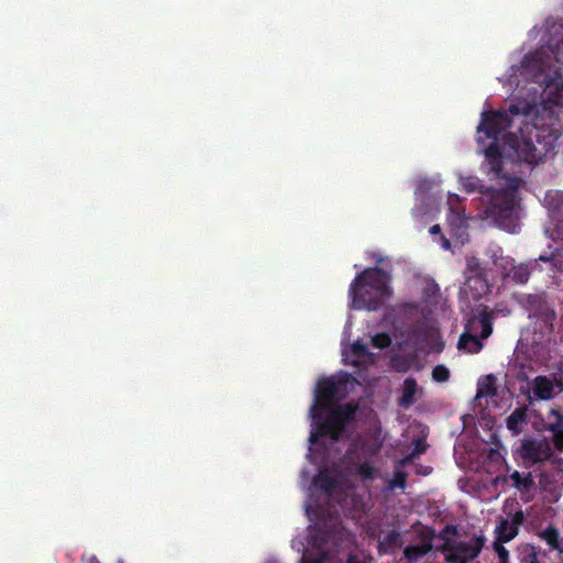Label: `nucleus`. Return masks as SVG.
I'll list each match as a JSON object with an SVG mask.
<instances>
[{"label":"nucleus","instance_id":"nucleus-37","mask_svg":"<svg viewBox=\"0 0 563 563\" xmlns=\"http://www.w3.org/2000/svg\"><path fill=\"white\" fill-rule=\"evenodd\" d=\"M455 203H460V197L456 194H451L448 199L449 209L451 212L459 213V211L455 210Z\"/></svg>","mask_w":563,"mask_h":563},{"label":"nucleus","instance_id":"nucleus-34","mask_svg":"<svg viewBox=\"0 0 563 563\" xmlns=\"http://www.w3.org/2000/svg\"><path fill=\"white\" fill-rule=\"evenodd\" d=\"M352 352L357 356H365L368 353V349L363 342L356 341L352 344Z\"/></svg>","mask_w":563,"mask_h":563},{"label":"nucleus","instance_id":"nucleus-3","mask_svg":"<svg viewBox=\"0 0 563 563\" xmlns=\"http://www.w3.org/2000/svg\"><path fill=\"white\" fill-rule=\"evenodd\" d=\"M391 275L382 267H368L357 273L349 288L354 309L377 310L390 298Z\"/></svg>","mask_w":563,"mask_h":563},{"label":"nucleus","instance_id":"nucleus-40","mask_svg":"<svg viewBox=\"0 0 563 563\" xmlns=\"http://www.w3.org/2000/svg\"><path fill=\"white\" fill-rule=\"evenodd\" d=\"M346 563H366L365 561H361L355 555H350Z\"/></svg>","mask_w":563,"mask_h":563},{"label":"nucleus","instance_id":"nucleus-41","mask_svg":"<svg viewBox=\"0 0 563 563\" xmlns=\"http://www.w3.org/2000/svg\"><path fill=\"white\" fill-rule=\"evenodd\" d=\"M87 563H100V561L98 560V558L96 555H90L87 559Z\"/></svg>","mask_w":563,"mask_h":563},{"label":"nucleus","instance_id":"nucleus-7","mask_svg":"<svg viewBox=\"0 0 563 563\" xmlns=\"http://www.w3.org/2000/svg\"><path fill=\"white\" fill-rule=\"evenodd\" d=\"M464 275L465 286L475 292L474 296H482L489 290L487 272L477 257H467Z\"/></svg>","mask_w":563,"mask_h":563},{"label":"nucleus","instance_id":"nucleus-45","mask_svg":"<svg viewBox=\"0 0 563 563\" xmlns=\"http://www.w3.org/2000/svg\"><path fill=\"white\" fill-rule=\"evenodd\" d=\"M539 260H540V261H543V262H548L550 258H549V257H547V256H540V257H539Z\"/></svg>","mask_w":563,"mask_h":563},{"label":"nucleus","instance_id":"nucleus-11","mask_svg":"<svg viewBox=\"0 0 563 563\" xmlns=\"http://www.w3.org/2000/svg\"><path fill=\"white\" fill-rule=\"evenodd\" d=\"M419 391V386L413 377H407L404 380L401 388V396L398 399V405L402 408H409L416 402V396Z\"/></svg>","mask_w":563,"mask_h":563},{"label":"nucleus","instance_id":"nucleus-32","mask_svg":"<svg viewBox=\"0 0 563 563\" xmlns=\"http://www.w3.org/2000/svg\"><path fill=\"white\" fill-rule=\"evenodd\" d=\"M549 48L553 54L555 62L563 64V35L555 45H549Z\"/></svg>","mask_w":563,"mask_h":563},{"label":"nucleus","instance_id":"nucleus-29","mask_svg":"<svg viewBox=\"0 0 563 563\" xmlns=\"http://www.w3.org/2000/svg\"><path fill=\"white\" fill-rule=\"evenodd\" d=\"M407 484V474L404 471H396L393 479L389 483L391 489L400 488L404 489Z\"/></svg>","mask_w":563,"mask_h":563},{"label":"nucleus","instance_id":"nucleus-35","mask_svg":"<svg viewBox=\"0 0 563 563\" xmlns=\"http://www.w3.org/2000/svg\"><path fill=\"white\" fill-rule=\"evenodd\" d=\"M459 532L457 527L453 525H446L442 531L440 532V538H442L444 541L445 539H450L448 536H456Z\"/></svg>","mask_w":563,"mask_h":563},{"label":"nucleus","instance_id":"nucleus-20","mask_svg":"<svg viewBox=\"0 0 563 563\" xmlns=\"http://www.w3.org/2000/svg\"><path fill=\"white\" fill-rule=\"evenodd\" d=\"M549 430L553 433V444L558 450H563V417L558 415L556 421L551 423Z\"/></svg>","mask_w":563,"mask_h":563},{"label":"nucleus","instance_id":"nucleus-44","mask_svg":"<svg viewBox=\"0 0 563 563\" xmlns=\"http://www.w3.org/2000/svg\"><path fill=\"white\" fill-rule=\"evenodd\" d=\"M418 473L422 474V475H428L430 473V468H427L424 471V468H421V472L419 471Z\"/></svg>","mask_w":563,"mask_h":563},{"label":"nucleus","instance_id":"nucleus-27","mask_svg":"<svg viewBox=\"0 0 563 563\" xmlns=\"http://www.w3.org/2000/svg\"><path fill=\"white\" fill-rule=\"evenodd\" d=\"M450 378V371L445 365H435L432 369V379L438 383H444Z\"/></svg>","mask_w":563,"mask_h":563},{"label":"nucleus","instance_id":"nucleus-2","mask_svg":"<svg viewBox=\"0 0 563 563\" xmlns=\"http://www.w3.org/2000/svg\"><path fill=\"white\" fill-rule=\"evenodd\" d=\"M505 179L506 188L504 189L485 186L474 176L462 179L461 186L470 194H481L484 213L487 219L492 220L499 229L516 233L520 225V205L517 200V194L521 178L512 176Z\"/></svg>","mask_w":563,"mask_h":563},{"label":"nucleus","instance_id":"nucleus-30","mask_svg":"<svg viewBox=\"0 0 563 563\" xmlns=\"http://www.w3.org/2000/svg\"><path fill=\"white\" fill-rule=\"evenodd\" d=\"M493 548L498 558L497 563H510L509 551L504 547L503 542L494 541Z\"/></svg>","mask_w":563,"mask_h":563},{"label":"nucleus","instance_id":"nucleus-18","mask_svg":"<svg viewBox=\"0 0 563 563\" xmlns=\"http://www.w3.org/2000/svg\"><path fill=\"white\" fill-rule=\"evenodd\" d=\"M530 278V269L527 264L512 265L510 274L507 279L516 284H526Z\"/></svg>","mask_w":563,"mask_h":563},{"label":"nucleus","instance_id":"nucleus-13","mask_svg":"<svg viewBox=\"0 0 563 563\" xmlns=\"http://www.w3.org/2000/svg\"><path fill=\"white\" fill-rule=\"evenodd\" d=\"M432 550V544L430 541H426L421 544L417 545H407L404 549V556L407 560V563H416L422 556L428 554Z\"/></svg>","mask_w":563,"mask_h":563},{"label":"nucleus","instance_id":"nucleus-17","mask_svg":"<svg viewBox=\"0 0 563 563\" xmlns=\"http://www.w3.org/2000/svg\"><path fill=\"white\" fill-rule=\"evenodd\" d=\"M313 484L319 487L321 490L325 493L332 492V489L336 485V481L334 477H332L328 471L323 470L320 471L314 477H313Z\"/></svg>","mask_w":563,"mask_h":563},{"label":"nucleus","instance_id":"nucleus-21","mask_svg":"<svg viewBox=\"0 0 563 563\" xmlns=\"http://www.w3.org/2000/svg\"><path fill=\"white\" fill-rule=\"evenodd\" d=\"M541 538L553 550H559L560 552H563V549L560 548V532L556 528L548 527L545 530L542 531Z\"/></svg>","mask_w":563,"mask_h":563},{"label":"nucleus","instance_id":"nucleus-6","mask_svg":"<svg viewBox=\"0 0 563 563\" xmlns=\"http://www.w3.org/2000/svg\"><path fill=\"white\" fill-rule=\"evenodd\" d=\"M346 380L334 377L322 378L318 382L314 402L310 408L312 420H320L323 411L330 408L342 395Z\"/></svg>","mask_w":563,"mask_h":563},{"label":"nucleus","instance_id":"nucleus-33","mask_svg":"<svg viewBox=\"0 0 563 563\" xmlns=\"http://www.w3.org/2000/svg\"><path fill=\"white\" fill-rule=\"evenodd\" d=\"M530 59L536 64V66H534V67L537 68V71H542V69H543V63H542V60L539 58V54H538V53H536V54H533V55H526V56L523 57L522 65H523V66H525V65H527V64L529 63V60H530Z\"/></svg>","mask_w":563,"mask_h":563},{"label":"nucleus","instance_id":"nucleus-15","mask_svg":"<svg viewBox=\"0 0 563 563\" xmlns=\"http://www.w3.org/2000/svg\"><path fill=\"white\" fill-rule=\"evenodd\" d=\"M545 552L532 544L520 548V563H544Z\"/></svg>","mask_w":563,"mask_h":563},{"label":"nucleus","instance_id":"nucleus-39","mask_svg":"<svg viewBox=\"0 0 563 563\" xmlns=\"http://www.w3.org/2000/svg\"><path fill=\"white\" fill-rule=\"evenodd\" d=\"M441 232V227L439 224H434L430 228L429 233L432 235L439 234Z\"/></svg>","mask_w":563,"mask_h":563},{"label":"nucleus","instance_id":"nucleus-23","mask_svg":"<svg viewBox=\"0 0 563 563\" xmlns=\"http://www.w3.org/2000/svg\"><path fill=\"white\" fill-rule=\"evenodd\" d=\"M522 451L526 457L531 459L533 461H540L541 457V451L540 445L532 441H527L522 443Z\"/></svg>","mask_w":563,"mask_h":563},{"label":"nucleus","instance_id":"nucleus-8","mask_svg":"<svg viewBox=\"0 0 563 563\" xmlns=\"http://www.w3.org/2000/svg\"><path fill=\"white\" fill-rule=\"evenodd\" d=\"M523 125L530 137H532L533 142L536 143V147L532 150L529 158L540 159L541 162L548 155V153L553 150L555 137L551 131L547 129H540L533 124H529L527 120H525Z\"/></svg>","mask_w":563,"mask_h":563},{"label":"nucleus","instance_id":"nucleus-38","mask_svg":"<svg viewBox=\"0 0 563 563\" xmlns=\"http://www.w3.org/2000/svg\"><path fill=\"white\" fill-rule=\"evenodd\" d=\"M416 457L410 452L407 455H405L402 459H400L398 464L401 465V466H406V465H409V464L413 463Z\"/></svg>","mask_w":563,"mask_h":563},{"label":"nucleus","instance_id":"nucleus-25","mask_svg":"<svg viewBox=\"0 0 563 563\" xmlns=\"http://www.w3.org/2000/svg\"><path fill=\"white\" fill-rule=\"evenodd\" d=\"M487 380H488V383L478 384L477 393H476L477 398L484 397V396L493 397L496 395L497 391H496V387L494 385L495 382H494L493 376H488Z\"/></svg>","mask_w":563,"mask_h":563},{"label":"nucleus","instance_id":"nucleus-9","mask_svg":"<svg viewBox=\"0 0 563 563\" xmlns=\"http://www.w3.org/2000/svg\"><path fill=\"white\" fill-rule=\"evenodd\" d=\"M525 522V514L521 509H518L510 516V518H501L496 528L495 541L507 543L516 538L519 532V527Z\"/></svg>","mask_w":563,"mask_h":563},{"label":"nucleus","instance_id":"nucleus-1","mask_svg":"<svg viewBox=\"0 0 563 563\" xmlns=\"http://www.w3.org/2000/svg\"><path fill=\"white\" fill-rule=\"evenodd\" d=\"M533 106L527 101L511 103L507 109L484 110L476 129V141L484 152L489 173L497 178H506L503 174L504 154L512 150L517 158L529 165H537L540 159H530L536 147L523 123L531 115Z\"/></svg>","mask_w":563,"mask_h":563},{"label":"nucleus","instance_id":"nucleus-46","mask_svg":"<svg viewBox=\"0 0 563 563\" xmlns=\"http://www.w3.org/2000/svg\"><path fill=\"white\" fill-rule=\"evenodd\" d=\"M376 262H377V263H380V262H383V258H382V257H377V258H376Z\"/></svg>","mask_w":563,"mask_h":563},{"label":"nucleus","instance_id":"nucleus-5","mask_svg":"<svg viewBox=\"0 0 563 563\" xmlns=\"http://www.w3.org/2000/svg\"><path fill=\"white\" fill-rule=\"evenodd\" d=\"M485 541L483 534L474 536L468 542L445 539L440 551L444 553L448 563H470L479 555Z\"/></svg>","mask_w":563,"mask_h":563},{"label":"nucleus","instance_id":"nucleus-42","mask_svg":"<svg viewBox=\"0 0 563 563\" xmlns=\"http://www.w3.org/2000/svg\"><path fill=\"white\" fill-rule=\"evenodd\" d=\"M442 240H443V246H444L445 249L450 247V242H449V240H446L444 236H442Z\"/></svg>","mask_w":563,"mask_h":563},{"label":"nucleus","instance_id":"nucleus-26","mask_svg":"<svg viewBox=\"0 0 563 563\" xmlns=\"http://www.w3.org/2000/svg\"><path fill=\"white\" fill-rule=\"evenodd\" d=\"M390 344H391V338L386 332L376 333L372 338V345L376 349L384 350V349H387L388 346H390Z\"/></svg>","mask_w":563,"mask_h":563},{"label":"nucleus","instance_id":"nucleus-10","mask_svg":"<svg viewBox=\"0 0 563 563\" xmlns=\"http://www.w3.org/2000/svg\"><path fill=\"white\" fill-rule=\"evenodd\" d=\"M472 329H479L481 339H487L493 332V313L488 311V307L481 306L477 314L470 321Z\"/></svg>","mask_w":563,"mask_h":563},{"label":"nucleus","instance_id":"nucleus-14","mask_svg":"<svg viewBox=\"0 0 563 563\" xmlns=\"http://www.w3.org/2000/svg\"><path fill=\"white\" fill-rule=\"evenodd\" d=\"M482 340L481 336L466 331L461 334L457 346L468 353H478L483 349Z\"/></svg>","mask_w":563,"mask_h":563},{"label":"nucleus","instance_id":"nucleus-43","mask_svg":"<svg viewBox=\"0 0 563 563\" xmlns=\"http://www.w3.org/2000/svg\"><path fill=\"white\" fill-rule=\"evenodd\" d=\"M418 473L422 474V475H428L430 473V468H427L424 471V468H421V472L419 471Z\"/></svg>","mask_w":563,"mask_h":563},{"label":"nucleus","instance_id":"nucleus-19","mask_svg":"<svg viewBox=\"0 0 563 563\" xmlns=\"http://www.w3.org/2000/svg\"><path fill=\"white\" fill-rule=\"evenodd\" d=\"M493 264L503 276V279H507L514 265V260L508 256H498L494 254Z\"/></svg>","mask_w":563,"mask_h":563},{"label":"nucleus","instance_id":"nucleus-24","mask_svg":"<svg viewBox=\"0 0 563 563\" xmlns=\"http://www.w3.org/2000/svg\"><path fill=\"white\" fill-rule=\"evenodd\" d=\"M400 543V533L396 530L388 531L384 539L379 542V551L383 549H391Z\"/></svg>","mask_w":563,"mask_h":563},{"label":"nucleus","instance_id":"nucleus-4","mask_svg":"<svg viewBox=\"0 0 563 563\" xmlns=\"http://www.w3.org/2000/svg\"><path fill=\"white\" fill-rule=\"evenodd\" d=\"M354 408L346 404L339 406L327 415L322 422L317 423V429L309 435L310 443H317L320 437H328L332 441H339L345 429V426L352 421Z\"/></svg>","mask_w":563,"mask_h":563},{"label":"nucleus","instance_id":"nucleus-36","mask_svg":"<svg viewBox=\"0 0 563 563\" xmlns=\"http://www.w3.org/2000/svg\"><path fill=\"white\" fill-rule=\"evenodd\" d=\"M325 561H327V554L325 553H320L316 558L302 556L300 562L301 563H325Z\"/></svg>","mask_w":563,"mask_h":563},{"label":"nucleus","instance_id":"nucleus-31","mask_svg":"<svg viewBox=\"0 0 563 563\" xmlns=\"http://www.w3.org/2000/svg\"><path fill=\"white\" fill-rule=\"evenodd\" d=\"M413 449L411 451L412 455L417 459L419 455L423 454L427 449L428 444L423 438H418L412 441Z\"/></svg>","mask_w":563,"mask_h":563},{"label":"nucleus","instance_id":"nucleus-22","mask_svg":"<svg viewBox=\"0 0 563 563\" xmlns=\"http://www.w3.org/2000/svg\"><path fill=\"white\" fill-rule=\"evenodd\" d=\"M527 413L526 410L522 408L516 409L512 411L506 420L507 428L514 432L518 431L519 424L523 423L526 421Z\"/></svg>","mask_w":563,"mask_h":563},{"label":"nucleus","instance_id":"nucleus-28","mask_svg":"<svg viewBox=\"0 0 563 563\" xmlns=\"http://www.w3.org/2000/svg\"><path fill=\"white\" fill-rule=\"evenodd\" d=\"M356 473L363 478V479H373L376 470L369 462L361 463L357 468Z\"/></svg>","mask_w":563,"mask_h":563},{"label":"nucleus","instance_id":"nucleus-12","mask_svg":"<svg viewBox=\"0 0 563 563\" xmlns=\"http://www.w3.org/2000/svg\"><path fill=\"white\" fill-rule=\"evenodd\" d=\"M533 394L537 398L542 400H549L553 398L554 385L552 380L547 376H537L533 382Z\"/></svg>","mask_w":563,"mask_h":563},{"label":"nucleus","instance_id":"nucleus-16","mask_svg":"<svg viewBox=\"0 0 563 563\" xmlns=\"http://www.w3.org/2000/svg\"><path fill=\"white\" fill-rule=\"evenodd\" d=\"M510 478L512 481V485L522 493H528L534 486V481L530 473L522 474L518 471H515Z\"/></svg>","mask_w":563,"mask_h":563}]
</instances>
